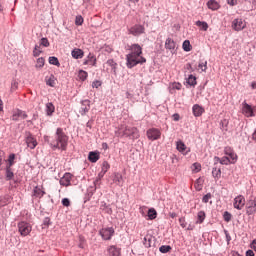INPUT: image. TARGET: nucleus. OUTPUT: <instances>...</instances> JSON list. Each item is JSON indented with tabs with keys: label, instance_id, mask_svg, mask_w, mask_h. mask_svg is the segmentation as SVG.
<instances>
[{
	"label": "nucleus",
	"instance_id": "864d4df0",
	"mask_svg": "<svg viewBox=\"0 0 256 256\" xmlns=\"http://www.w3.org/2000/svg\"><path fill=\"white\" fill-rule=\"evenodd\" d=\"M179 224L182 227V229H185V227H187V221L185 220V217H181L179 219Z\"/></svg>",
	"mask_w": 256,
	"mask_h": 256
},
{
	"label": "nucleus",
	"instance_id": "4d7b16f0",
	"mask_svg": "<svg viewBox=\"0 0 256 256\" xmlns=\"http://www.w3.org/2000/svg\"><path fill=\"white\" fill-rule=\"evenodd\" d=\"M224 221H226V223H229V221H231V213L229 212H224Z\"/></svg>",
	"mask_w": 256,
	"mask_h": 256
},
{
	"label": "nucleus",
	"instance_id": "2eb2a0df",
	"mask_svg": "<svg viewBox=\"0 0 256 256\" xmlns=\"http://www.w3.org/2000/svg\"><path fill=\"white\" fill-rule=\"evenodd\" d=\"M183 87V85L179 82H174V83H170L169 84V93H171L172 95L175 94L176 91H181V88Z\"/></svg>",
	"mask_w": 256,
	"mask_h": 256
},
{
	"label": "nucleus",
	"instance_id": "ea45409f",
	"mask_svg": "<svg viewBox=\"0 0 256 256\" xmlns=\"http://www.w3.org/2000/svg\"><path fill=\"white\" fill-rule=\"evenodd\" d=\"M182 49H184V51H191V42H189V40H185L182 44Z\"/></svg>",
	"mask_w": 256,
	"mask_h": 256
},
{
	"label": "nucleus",
	"instance_id": "5701e85b",
	"mask_svg": "<svg viewBox=\"0 0 256 256\" xmlns=\"http://www.w3.org/2000/svg\"><path fill=\"white\" fill-rule=\"evenodd\" d=\"M207 215L205 214V211H199L197 213V220H196V225H201L203 221H205Z\"/></svg>",
	"mask_w": 256,
	"mask_h": 256
},
{
	"label": "nucleus",
	"instance_id": "4468645a",
	"mask_svg": "<svg viewBox=\"0 0 256 256\" xmlns=\"http://www.w3.org/2000/svg\"><path fill=\"white\" fill-rule=\"evenodd\" d=\"M192 112H193L194 117H201V115H203L205 113V108L199 104H195L192 107Z\"/></svg>",
	"mask_w": 256,
	"mask_h": 256
},
{
	"label": "nucleus",
	"instance_id": "f704fd0d",
	"mask_svg": "<svg viewBox=\"0 0 256 256\" xmlns=\"http://www.w3.org/2000/svg\"><path fill=\"white\" fill-rule=\"evenodd\" d=\"M148 217L150 220L157 219V210L155 208H151L148 210Z\"/></svg>",
	"mask_w": 256,
	"mask_h": 256
},
{
	"label": "nucleus",
	"instance_id": "4be33fe9",
	"mask_svg": "<svg viewBox=\"0 0 256 256\" xmlns=\"http://www.w3.org/2000/svg\"><path fill=\"white\" fill-rule=\"evenodd\" d=\"M100 211H102V213H106L107 215H111V213H113L111 206L107 205L105 202H101Z\"/></svg>",
	"mask_w": 256,
	"mask_h": 256
},
{
	"label": "nucleus",
	"instance_id": "774afa93",
	"mask_svg": "<svg viewBox=\"0 0 256 256\" xmlns=\"http://www.w3.org/2000/svg\"><path fill=\"white\" fill-rule=\"evenodd\" d=\"M144 245L146 247H151V243L150 242L147 243V237H144Z\"/></svg>",
	"mask_w": 256,
	"mask_h": 256
},
{
	"label": "nucleus",
	"instance_id": "9b49d317",
	"mask_svg": "<svg viewBox=\"0 0 256 256\" xmlns=\"http://www.w3.org/2000/svg\"><path fill=\"white\" fill-rule=\"evenodd\" d=\"M242 113L245 117H255V112L253 107L249 105L247 102L242 103Z\"/></svg>",
	"mask_w": 256,
	"mask_h": 256
},
{
	"label": "nucleus",
	"instance_id": "c9c22d12",
	"mask_svg": "<svg viewBox=\"0 0 256 256\" xmlns=\"http://www.w3.org/2000/svg\"><path fill=\"white\" fill-rule=\"evenodd\" d=\"M187 83H188V85L195 87V85H197V78L193 75H190L187 79Z\"/></svg>",
	"mask_w": 256,
	"mask_h": 256
},
{
	"label": "nucleus",
	"instance_id": "7c9ffc66",
	"mask_svg": "<svg viewBox=\"0 0 256 256\" xmlns=\"http://www.w3.org/2000/svg\"><path fill=\"white\" fill-rule=\"evenodd\" d=\"M176 149L180 153H185V151H187V146L185 145V143H183V141H178L176 143Z\"/></svg>",
	"mask_w": 256,
	"mask_h": 256
},
{
	"label": "nucleus",
	"instance_id": "e433bc0d",
	"mask_svg": "<svg viewBox=\"0 0 256 256\" xmlns=\"http://www.w3.org/2000/svg\"><path fill=\"white\" fill-rule=\"evenodd\" d=\"M46 111L48 115H51L55 112V106L53 105V103L46 104Z\"/></svg>",
	"mask_w": 256,
	"mask_h": 256
},
{
	"label": "nucleus",
	"instance_id": "0e129e2a",
	"mask_svg": "<svg viewBox=\"0 0 256 256\" xmlns=\"http://www.w3.org/2000/svg\"><path fill=\"white\" fill-rule=\"evenodd\" d=\"M250 247H251V249H253V251L256 252V239H254V240L252 241V243L250 244Z\"/></svg>",
	"mask_w": 256,
	"mask_h": 256
},
{
	"label": "nucleus",
	"instance_id": "052dcab7",
	"mask_svg": "<svg viewBox=\"0 0 256 256\" xmlns=\"http://www.w3.org/2000/svg\"><path fill=\"white\" fill-rule=\"evenodd\" d=\"M49 225H51V219L45 218L43 221V228L49 227Z\"/></svg>",
	"mask_w": 256,
	"mask_h": 256
},
{
	"label": "nucleus",
	"instance_id": "c85d7f7f",
	"mask_svg": "<svg viewBox=\"0 0 256 256\" xmlns=\"http://www.w3.org/2000/svg\"><path fill=\"white\" fill-rule=\"evenodd\" d=\"M212 177L215 179V181H219V179H221V170H220V168L217 169V167H214L212 169Z\"/></svg>",
	"mask_w": 256,
	"mask_h": 256
},
{
	"label": "nucleus",
	"instance_id": "4c0bfd02",
	"mask_svg": "<svg viewBox=\"0 0 256 256\" xmlns=\"http://www.w3.org/2000/svg\"><path fill=\"white\" fill-rule=\"evenodd\" d=\"M88 77V74L85 70H80L78 72V78L80 79V81H85Z\"/></svg>",
	"mask_w": 256,
	"mask_h": 256
},
{
	"label": "nucleus",
	"instance_id": "79ce46f5",
	"mask_svg": "<svg viewBox=\"0 0 256 256\" xmlns=\"http://www.w3.org/2000/svg\"><path fill=\"white\" fill-rule=\"evenodd\" d=\"M15 163V154H10L8 158V166L9 168L13 167V164Z\"/></svg>",
	"mask_w": 256,
	"mask_h": 256
},
{
	"label": "nucleus",
	"instance_id": "5fc2aeb1",
	"mask_svg": "<svg viewBox=\"0 0 256 256\" xmlns=\"http://www.w3.org/2000/svg\"><path fill=\"white\" fill-rule=\"evenodd\" d=\"M18 87H19V83L13 80L11 83V91H17Z\"/></svg>",
	"mask_w": 256,
	"mask_h": 256
},
{
	"label": "nucleus",
	"instance_id": "20e7f679",
	"mask_svg": "<svg viewBox=\"0 0 256 256\" xmlns=\"http://www.w3.org/2000/svg\"><path fill=\"white\" fill-rule=\"evenodd\" d=\"M18 231L21 237H27V235H29V233L33 231V227L31 226V224L22 221L18 223Z\"/></svg>",
	"mask_w": 256,
	"mask_h": 256
},
{
	"label": "nucleus",
	"instance_id": "bf43d9fd",
	"mask_svg": "<svg viewBox=\"0 0 256 256\" xmlns=\"http://www.w3.org/2000/svg\"><path fill=\"white\" fill-rule=\"evenodd\" d=\"M209 199H211V193L206 194V195L202 198V201H203V203H209Z\"/></svg>",
	"mask_w": 256,
	"mask_h": 256
},
{
	"label": "nucleus",
	"instance_id": "a19ab883",
	"mask_svg": "<svg viewBox=\"0 0 256 256\" xmlns=\"http://www.w3.org/2000/svg\"><path fill=\"white\" fill-rule=\"evenodd\" d=\"M14 174L13 171H11V168L7 167L6 168V179L7 181H11V179H13Z\"/></svg>",
	"mask_w": 256,
	"mask_h": 256
},
{
	"label": "nucleus",
	"instance_id": "ddd939ff",
	"mask_svg": "<svg viewBox=\"0 0 256 256\" xmlns=\"http://www.w3.org/2000/svg\"><path fill=\"white\" fill-rule=\"evenodd\" d=\"M246 213L247 215H254L256 213V202L253 200H250L246 204Z\"/></svg>",
	"mask_w": 256,
	"mask_h": 256
},
{
	"label": "nucleus",
	"instance_id": "680f3d73",
	"mask_svg": "<svg viewBox=\"0 0 256 256\" xmlns=\"http://www.w3.org/2000/svg\"><path fill=\"white\" fill-rule=\"evenodd\" d=\"M92 87L95 89H99V87H101V81L96 80L92 83Z\"/></svg>",
	"mask_w": 256,
	"mask_h": 256
},
{
	"label": "nucleus",
	"instance_id": "9d476101",
	"mask_svg": "<svg viewBox=\"0 0 256 256\" xmlns=\"http://www.w3.org/2000/svg\"><path fill=\"white\" fill-rule=\"evenodd\" d=\"M233 207H234V209L241 211V209H243V207H245V196H243V195L236 196L234 198Z\"/></svg>",
	"mask_w": 256,
	"mask_h": 256
},
{
	"label": "nucleus",
	"instance_id": "de8ad7c7",
	"mask_svg": "<svg viewBox=\"0 0 256 256\" xmlns=\"http://www.w3.org/2000/svg\"><path fill=\"white\" fill-rule=\"evenodd\" d=\"M192 171L194 172V173H199V171H201V165L199 164V163H194L193 165H192Z\"/></svg>",
	"mask_w": 256,
	"mask_h": 256
},
{
	"label": "nucleus",
	"instance_id": "a18cd8bd",
	"mask_svg": "<svg viewBox=\"0 0 256 256\" xmlns=\"http://www.w3.org/2000/svg\"><path fill=\"white\" fill-rule=\"evenodd\" d=\"M49 45H50V43L47 38H42L40 40V44H39L40 47H49Z\"/></svg>",
	"mask_w": 256,
	"mask_h": 256
},
{
	"label": "nucleus",
	"instance_id": "6ab92c4d",
	"mask_svg": "<svg viewBox=\"0 0 256 256\" xmlns=\"http://www.w3.org/2000/svg\"><path fill=\"white\" fill-rule=\"evenodd\" d=\"M26 143L30 149H35L37 147V140L34 139L31 134L27 136Z\"/></svg>",
	"mask_w": 256,
	"mask_h": 256
},
{
	"label": "nucleus",
	"instance_id": "0eeeda50",
	"mask_svg": "<svg viewBox=\"0 0 256 256\" xmlns=\"http://www.w3.org/2000/svg\"><path fill=\"white\" fill-rule=\"evenodd\" d=\"M146 135L150 141H157V139H161V131L157 128L148 129Z\"/></svg>",
	"mask_w": 256,
	"mask_h": 256
},
{
	"label": "nucleus",
	"instance_id": "a211bd4d",
	"mask_svg": "<svg viewBox=\"0 0 256 256\" xmlns=\"http://www.w3.org/2000/svg\"><path fill=\"white\" fill-rule=\"evenodd\" d=\"M175 47H177L175 41L171 38H167L165 41V49H168L171 51V53H173V51H175Z\"/></svg>",
	"mask_w": 256,
	"mask_h": 256
},
{
	"label": "nucleus",
	"instance_id": "aec40b11",
	"mask_svg": "<svg viewBox=\"0 0 256 256\" xmlns=\"http://www.w3.org/2000/svg\"><path fill=\"white\" fill-rule=\"evenodd\" d=\"M84 65H92V67H95V65H97V58H95V55L90 53L87 57V60L84 61Z\"/></svg>",
	"mask_w": 256,
	"mask_h": 256
},
{
	"label": "nucleus",
	"instance_id": "603ef678",
	"mask_svg": "<svg viewBox=\"0 0 256 256\" xmlns=\"http://www.w3.org/2000/svg\"><path fill=\"white\" fill-rule=\"evenodd\" d=\"M89 109H90L89 104H87V106H85V104H82L80 113H82V115H83L84 113H88V112H89Z\"/></svg>",
	"mask_w": 256,
	"mask_h": 256
},
{
	"label": "nucleus",
	"instance_id": "58836bf2",
	"mask_svg": "<svg viewBox=\"0 0 256 256\" xmlns=\"http://www.w3.org/2000/svg\"><path fill=\"white\" fill-rule=\"evenodd\" d=\"M49 63L50 65H56V67H59V65H61L59 63V59L55 56L49 57Z\"/></svg>",
	"mask_w": 256,
	"mask_h": 256
},
{
	"label": "nucleus",
	"instance_id": "09e8293b",
	"mask_svg": "<svg viewBox=\"0 0 256 256\" xmlns=\"http://www.w3.org/2000/svg\"><path fill=\"white\" fill-rule=\"evenodd\" d=\"M83 16L79 15V16H76L75 18V25H78V26H81L83 25Z\"/></svg>",
	"mask_w": 256,
	"mask_h": 256
},
{
	"label": "nucleus",
	"instance_id": "338daca9",
	"mask_svg": "<svg viewBox=\"0 0 256 256\" xmlns=\"http://www.w3.org/2000/svg\"><path fill=\"white\" fill-rule=\"evenodd\" d=\"M246 256H255V253L253 252V250H248L246 251Z\"/></svg>",
	"mask_w": 256,
	"mask_h": 256
},
{
	"label": "nucleus",
	"instance_id": "dca6fc26",
	"mask_svg": "<svg viewBox=\"0 0 256 256\" xmlns=\"http://www.w3.org/2000/svg\"><path fill=\"white\" fill-rule=\"evenodd\" d=\"M20 119H27V113L23 112L22 110H17L12 115V121H19Z\"/></svg>",
	"mask_w": 256,
	"mask_h": 256
},
{
	"label": "nucleus",
	"instance_id": "c756f323",
	"mask_svg": "<svg viewBox=\"0 0 256 256\" xmlns=\"http://www.w3.org/2000/svg\"><path fill=\"white\" fill-rule=\"evenodd\" d=\"M207 6L212 11H217V9H219V3L215 0L208 1Z\"/></svg>",
	"mask_w": 256,
	"mask_h": 256
},
{
	"label": "nucleus",
	"instance_id": "f257e3e1",
	"mask_svg": "<svg viewBox=\"0 0 256 256\" xmlns=\"http://www.w3.org/2000/svg\"><path fill=\"white\" fill-rule=\"evenodd\" d=\"M130 53L126 56V65L128 69H133L137 65L147 63V59L143 55V48L139 44L129 46Z\"/></svg>",
	"mask_w": 256,
	"mask_h": 256
},
{
	"label": "nucleus",
	"instance_id": "bb28decb",
	"mask_svg": "<svg viewBox=\"0 0 256 256\" xmlns=\"http://www.w3.org/2000/svg\"><path fill=\"white\" fill-rule=\"evenodd\" d=\"M88 159L91 163H97L99 161V153L90 152L88 155Z\"/></svg>",
	"mask_w": 256,
	"mask_h": 256
},
{
	"label": "nucleus",
	"instance_id": "473e14b6",
	"mask_svg": "<svg viewBox=\"0 0 256 256\" xmlns=\"http://www.w3.org/2000/svg\"><path fill=\"white\" fill-rule=\"evenodd\" d=\"M35 67L36 69H43V67H45V58L43 57L38 58L36 61Z\"/></svg>",
	"mask_w": 256,
	"mask_h": 256
},
{
	"label": "nucleus",
	"instance_id": "72a5a7b5",
	"mask_svg": "<svg viewBox=\"0 0 256 256\" xmlns=\"http://www.w3.org/2000/svg\"><path fill=\"white\" fill-rule=\"evenodd\" d=\"M43 53V50L40 45H35L33 50V57H39Z\"/></svg>",
	"mask_w": 256,
	"mask_h": 256
},
{
	"label": "nucleus",
	"instance_id": "f8f14e48",
	"mask_svg": "<svg viewBox=\"0 0 256 256\" xmlns=\"http://www.w3.org/2000/svg\"><path fill=\"white\" fill-rule=\"evenodd\" d=\"M71 179H73V175L71 173H65L60 179V185H63V187H69V185H71Z\"/></svg>",
	"mask_w": 256,
	"mask_h": 256
},
{
	"label": "nucleus",
	"instance_id": "6e6552de",
	"mask_svg": "<svg viewBox=\"0 0 256 256\" xmlns=\"http://www.w3.org/2000/svg\"><path fill=\"white\" fill-rule=\"evenodd\" d=\"M247 27V22L241 18H236L232 21V29L234 31H243Z\"/></svg>",
	"mask_w": 256,
	"mask_h": 256
},
{
	"label": "nucleus",
	"instance_id": "8fccbe9b",
	"mask_svg": "<svg viewBox=\"0 0 256 256\" xmlns=\"http://www.w3.org/2000/svg\"><path fill=\"white\" fill-rule=\"evenodd\" d=\"M46 85H49V87H55V77L54 76L50 77L47 80Z\"/></svg>",
	"mask_w": 256,
	"mask_h": 256
},
{
	"label": "nucleus",
	"instance_id": "b1692460",
	"mask_svg": "<svg viewBox=\"0 0 256 256\" xmlns=\"http://www.w3.org/2000/svg\"><path fill=\"white\" fill-rule=\"evenodd\" d=\"M9 203H11V196L5 195L0 197V208L9 205Z\"/></svg>",
	"mask_w": 256,
	"mask_h": 256
},
{
	"label": "nucleus",
	"instance_id": "1a4fd4ad",
	"mask_svg": "<svg viewBox=\"0 0 256 256\" xmlns=\"http://www.w3.org/2000/svg\"><path fill=\"white\" fill-rule=\"evenodd\" d=\"M224 154H226V156L231 160V165H235V163H237L238 157L233 148L226 146L224 148Z\"/></svg>",
	"mask_w": 256,
	"mask_h": 256
},
{
	"label": "nucleus",
	"instance_id": "412c9836",
	"mask_svg": "<svg viewBox=\"0 0 256 256\" xmlns=\"http://www.w3.org/2000/svg\"><path fill=\"white\" fill-rule=\"evenodd\" d=\"M71 55L74 59H83L85 53L83 52V50L76 48L72 50Z\"/></svg>",
	"mask_w": 256,
	"mask_h": 256
},
{
	"label": "nucleus",
	"instance_id": "3c124183",
	"mask_svg": "<svg viewBox=\"0 0 256 256\" xmlns=\"http://www.w3.org/2000/svg\"><path fill=\"white\" fill-rule=\"evenodd\" d=\"M107 65H109V67H112V69H117V64H116V62H115V60H113V59H109L107 62Z\"/></svg>",
	"mask_w": 256,
	"mask_h": 256
},
{
	"label": "nucleus",
	"instance_id": "c03bdc74",
	"mask_svg": "<svg viewBox=\"0 0 256 256\" xmlns=\"http://www.w3.org/2000/svg\"><path fill=\"white\" fill-rule=\"evenodd\" d=\"M220 164L221 165H229V164H231V160L229 159L228 156H224L221 158Z\"/></svg>",
	"mask_w": 256,
	"mask_h": 256
},
{
	"label": "nucleus",
	"instance_id": "a878e982",
	"mask_svg": "<svg viewBox=\"0 0 256 256\" xmlns=\"http://www.w3.org/2000/svg\"><path fill=\"white\" fill-rule=\"evenodd\" d=\"M196 27L200 28V31H207V29H209V24H207V22L205 21H196L195 23Z\"/></svg>",
	"mask_w": 256,
	"mask_h": 256
},
{
	"label": "nucleus",
	"instance_id": "423d86ee",
	"mask_svg": "<svg viewBox=\"0 0 256 256\" xmlns=\"http://www.w3.org/2000/svg\"><path fill=\"white\" fill-rule=\"evenodd\" d=\"M128 33L134 37H139V35H143V33H145V27L143 25L136 24L128 29Z\"/></svg>",
	"mask_w": 256,
	"mask_h": 256
},
{
	"label": "nucleus",
	"instance_id": "69168bd1",
	"mask_svg": "<svg viewBox=\"0 0 256 256\" xmlns=\"http://www.w3.org/2000/svg\"><path fill=\"white\" fill-rule=\"evenodd\" d=\"M228 5L234 6L237 5V0H227Z\"/></svg>",
	"mask_w": 256,
	"mask_h": 256
},
{
	"label": "nucleus",
	"instance_id": "2f4dec72",
	"mask_svg": "<svg viewBox=\"0 0 256 256\" xmlns=\"http://www.w3.org/2000/svg\"><path fill=\"white\" fill-rule=\"evenodd\" d=\"M123 182V176L120 173H115L113 178V183L116 185H121Z\"/></svg>",
	"mask_w": 256,
	"mask_h": 256
},
{
	"label": "nucleus",
	"instance_id": "6e6d98bb",
	"mask_svg": "<svg viewBox=\"0 0 256 256\" xmlns=\"http://www.w3.org/2000/svg\"><path fill=\"white\" fill-rule=\"evenodd\" d=\"M198 67L201 71H207V61L199 63Z\"/></svg>",
	"mask_w": 256,
	"mask_h": 256
},
{
	"label": "nucleus",
	"instance_id": "e2e57ef3",
	"mask_svg": "<svg viewBox=\"0 0 256 256\" xmlns=\"http://www.w3.org/2000/svg\"><path fill=\"white\" fill-rule=\"evenodd\" d=\"M105 173H106V172H103V171L101 170V172L98 174L97 181H101V179H103V177H105Z\"/></svg>",
	"mask_w": 256,
	"mask_h": 256
},
{
	"label": "nucleus",
	"instance_id": "cd10ccee",
	"mask_svg": "<svg viewBox=\"0 0 256 256\" xmlns=\"http://www.w3.org/2000/svg\"><path fill=\"white\" fill-rule=\"evenodd\" d=\"M204 183L205 180L203 178H198L194 184L196 191H202Z\"/></svg>",
	"mask_w": 256,
	"mask_h": 256
},
{
	"label": "nucleus",
	"instance_id": "13d9d810",
	"mask_svg": "<svg viewBox=\"0 0 256 256\" xmlns=\"http://www.w3.org/2000/svg\"><path fill=\"white\" fill-rule=\"evenodd\" d=\"M62 205L64 207H69V205H71V201H69V198L62 199Z\"/></svg>",
	"mask_w": 256,
	"mask_h": 256
},
{
	"label": "nucleus",
	"instance_id": "f3484780",
	"mask_svg": "<svg viewBox=\"0 0 256 256\" xmlns=\"http://www.w3.org/2000/svg\"><path fill=\"white\" fill-rule=\"evenodd\" d=\"M109 256H121V248H117V246H110L107 249Z\"/></svg>",
	"mask_w": 256,
	"mask_h": 256
},
{
	"label": "nucleus",
	"instance_id": "39448f33",
	"mask_svg": "<svg viewBox=\"0 0 256 256\" xmlns=\"http://www.w3.org/2000/svg\"><path fill=\"white\" fill-rule=\"evenodd\" d=\"M99 235L102 237L104 241H111V237L115 235V229H113V227L102 228L99 231Z\"/></svg>",
	"mask_w": 256,
	"mask_h": 256
},
{
	"label": "nucleus",
	"instance_id": "7ed1b4c3",
	"mask_svg": "<svg viewBox=\"0 0 256 256\" xmlns=\"http://www.w3.org/2000/svg\"><path fill=\"white\" fill-rule=\"evenodd\" d=\"M116 137H134L139 139V130L135 127H129L126 125H120L118 131L115 132Z\"/></svg>",
	"mask_w": 256,
	"mask_h": 256
},
{
	"label": "nucleus",
	"instance_id": "f03ea898",
	"mask_svg": "<svg viewBox=\"0 0 256 256\" xmlns=\"http://www.w3.org/2000/svg\"><path fill=\"white\" fill-rule=\"evenodd\" d=\"M69 145V136L65 134L62 128H57L55 139L50 143L52 149H60V151H67Z\"/></svg>",
	"mask_w": 256,
	"mask_h": 256
},
{
	"label": "nucleus",
	"instance_id": "393cba45",
	"mask_svg": "<svg viewBox=\"0 0 256 256\" xmlns=\"http://www.w3.org/2000/svg\"><path fill=\"white\" fill-rule=\"evenodd\" d=\"M43 195H45V191L43 190L42 186H36L34 188V197H38L39 199H41Z\"/></svg>",
	"mask_w": 256,
	"mask_h": 256
},
{
	"label": "nucleus",
	"instance_id": "49530a36",
	"mask_svg": "<svg viewBox=\"0 0 256 256\" xmlns=\"http://www.w3.org/2000/svg\"><path fill=\"white\" fill-rule=\"evenodd\" d=\"M111 168V166L109 165V162H103L102 163V172L107 173L109 171V169Z\"/></svg>",
	"mask_w": 256,
	"mask_h": 256
},
{
	"label": "nucleus",
	"instance_id": "37998d69",
	"mask_svg": "<svg viewBox=\"0 0 256 256\" xmlns=\"http://www.w3.org/2000/svg\"><path fill=\"white\" fill-rule=\"evenodd\" d=\"M160 253H169L171 251V246L163 245L159 248Z\"/></svg>",
	"mask_w": 256,
	"mask_h": 256
}]
</instances>
